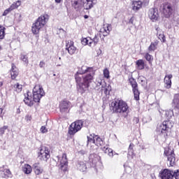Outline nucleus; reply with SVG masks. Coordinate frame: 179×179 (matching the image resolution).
Segmentation results:
<instances>
[{"label": "nucleus", "mask_w": 179, "mask_h": 179, "mask_svg": "<svg viewBox=\"0 0 179 179\" xmlns=\"http://www.w3.org/2000/svg\"><path fill=\"white\" fill-rule=\"evenodd\" d=\"M43 96H45L44 89H43L41 85H36L33 89L34 101L31 99V92H27L24 99V102L29 107H31L34 104V101L35 103H40V100H41V97H43Z\"/></svg>", "instance_id": "nucleus-1"}, {"label": "nucleus", "mask_w": 179, "mask_h": 179, "mask_svg": "<svg viewBox=\"0 0 179 179\" xmlns=\"http://www.w3.org/2000/svg\"><path fill=\"white\" fill-rule=\"evenodd\" d=\"M111 108L113 113L117 114H128L129 108L128 104L122 100L113 101L111 103Z\"/></svg>", "instance_id": "nucleus-2"}, {"label": "nucleus", "mask_w": 179, "mask_h": 179, "mask_svg": "<svg viewBox=\"0 0 179 179\" xmlns=\"http://www.w3.org/2000/svg\"><path fill=\"white\" fill-rule=\"evenodd\" d=\"M47 22H48V15H41L35 22V23L32 25V33L34 34H38L40 31L43 27H44L45 24H47Z\"/></svg>", "instance_id": "nucleus-3"}, {"label": "nucleus", "mask_w": 179, "mask_h": 179, "mask_svg": "<svg viewBox=\"0 0 179 179\" xmlns=\"http://www.w3.org/2000/svg\"><path fill=\"white\" fill-rule=\"evenodd\" d=\"M77 73H80V75H83V73H88L84 78V80H85V82H92L93 78H94V70L92 67H87V66H83L78 70Z\"/></svg>", "instance_id": "nucleus-4"}, {"label": "nucleus", "mask_w": 179, "mask_h": 179, "mask_svg": "<svg viewBox=\"0 0 179 179\" xmlns=\"http://www.w3.org/2000/svg\"><path fill=\"white\" fill-rule=\"evenodd\" d=\"M96 86L95 87V90L98 92V93H104L105 94H110V90H111V87L110 85L107 87L104 86L101 83H104V80H101V78H96Z\"/></svg>", "instance_id": "nucleus-5"}, {"label": "nucleus", "mask_w": 179, "mask_h": 179, "mask_svg": "<svg viewBox=\"0 0 179 179\" xmlns=\"http://www.w3.org/2000/svg\"><path fill=\"white\" fill-rule=\"evenodd\" d=\"M82 127H83V121L82 120H77L73 122L69 129V135H75L76 132H79L82 129Z\"/></svg>", "instance_id": "nucleus-6"}, {"label": "nucleus", "mask_w": 179, "mask_h": 179, "mask_svg": "<svg viewBox=\"0 0 179 179\" xmlns=\"http://www.w3.org/2000/svg\"><path fill=\"white\" fill-rule=\"evenodd\" d=\"M164 155L166 156L170 166H174V164L176 163V155H174V149L170 148H165Z\"/></svg>", "instance_id": "nucleus-7"}, {"label": "nucleus", "mask_w": 179, "mask_h": 179, "mask_svg": "<svg viewBox=\"0 0 179 179\" xmlns=\"http://www.w3.org/2000/svg\"><path fill=\"white\" fill-rule=\"evenodd\" d=\"M50 157V149L45 146L41 147L38 152V159L43 162H47Z\"/></svg>", "instance_id": "nucleus-8"}, {"label": "nucleus", "mask_w": 179, "mask_h": 179, "mask_svg": "<svg viewBox=\"0 0 179 179\" xmlns=\"http://www.w3.org/2000/svg\"><path fill=\"white\" fill-rule=\"evenodd\" d=\"M174 13V8L171 3H165L163 4V14L165 17L169 18Z\"/></svg>", "instance_id": "nucleus-9"}, {"label": "nucleus", "mask_w": 179, "mask_h": 179, "mask_svg": "<svg viewBox=\"0 0 179 179\" xmlns=\"http://www.w3.org/2000/svg\"><path fill=\"white\" fill-rule=\"evenodd\" d=\"M174 126V122L170 120L164 121L159 128V131L161 134H166V131L171 129V127Z\"/></svg>", "instance_id": "nucleus-10"}, {"label": "nucleus", "mask_w": 179, "mask_h": 179, "mask_svg": "<svg viewBox=\"0 0 179 179\" xmlns=\"http://www.w3.org/2000/svg\"><path fill=\"white\" fill-rule=\"evenodd\" d=\"M129 82L133 89L135 100H139V90H138V83H136V80H135L134 78H130Z\"/></svg>", "instance_id": "nucleus-11"}, {"label": "nucleus", "mask_w": 179, "mask_h": 179, "mask_svg": "<svg viewBox=\"0 0 179 179\" xmlns=\"http://www.w3.org/2000/svg\"><path fill=\"white\" fill-rule=\"evenodd\" d=\"M160 174L162 179H173L174 177V171L169 169H164Z\"/></svg>", "instance_id": "nucleus-12"}, {"label": "nucleus", "mask_w": 179, "mask_h": 179, "mask_svg": "<svg viewBox=\"0 0 179 179\" xmlns=\"http://www.w3.org/2000/svg\"><path fill=\"white\" fill-rule=\"evenodd\" d=\"M66 50H67L70 55H73L76 52V47L73 45V41H69L66 45Z\"/></svg>", "instance_id": "nucleus-13"}, {"label": "nucleus", "mask_w": 179, "mask_h": 179, "mask_svg": "<svg viewBox=\"0 0 179 179\" xmlns=\"http://www.w3.org/2000/svg\"><path fill=\"white\" fill-rule=\"evenodd\" d=\"M60 169L63 171H66L68 169V159H66V154H63L60 159Z\"/></svg>", "instance_id": "nucleus-14"}, {"label": "nucleus", "mask_w": 179, "mask_h": 179, "mask_svg": "<svg viewBox=\"0 0 179 179\" xmlns=\"http://www.w3.org/2000/svg\"><path fill=\"white\" fill-rule=\"evenodd\" d=\"M0 177L2 178H9L12 177V173L9 169H5V167H0Z\"/></svg>", "instance_id": "nucleus-15"}, {"label": "nucleus", "mask_w": 179, "mask_h": 179, "mask_svg": "<svg viewBox=\"0 0 179 179\" xmlns=\"http://www.w3.org/2000/svg\"><path fill=\"white\" fill-rule=\"evenodd\" d=\"M89 83H83L81 84L77 85V90L78 93L83 94L86 90L89 88Z\"/></svg>", "instance_id": "nucleus-16"}, {"label": "nucleus", "mask_w": 179, "mask_h": 179, "mask_svg": "<svg viewBox=\"0 0 179 179\" xmlns=\"http://www.w3.org/2000/svg\"><path fill=\"white\" fill-rule=\"evenodd\" d=\"M148 16L151 20L155 22L159 17V13L155 8H150L148 12Z\"/></svg>", "instance_id": "nucleus-17"}, {"label": "nucleus", "mask_w": 179, "mask_h": 179, "mask_svg": "<svg viewBox=\"0 0 179 179\" xmlns=\"http://www.w3.org/2000/svg\"><path fill=\"white\" fill-rule=\"evenodd\" d=\"M75 79L78 85H80L81 83H90L92 82L85 80V76L83 77V74H80L79 73H76L75 76Z\"/></svg>", "instance_id": "nucleus-18"}, {"label": "nucleus", "mask_w": 179, "mask_h": 179, "mask_svg": "<svg viewBox=\"0 0 179 179\" xmlns=\"http://www.w3.org/2000/svg\"><path fill=\"white\" fill-rule=\"evenodd\" d=\"M89 162L92 166H96L100 162V157L97 154H91L89 157Z\"/></svg>", "instance_id": "nucleus-19"}, {"label": "nucleus", "mask_w": 179, "mask_h": 179, "mask_svg": "<svg viewBox=\"0 0 179 179\" xmlns=\"http://www.w3.org/2000/svg\"><path fill=\"white\" fill-rule=\"evenodd\" d=\"M59 108L61 113H68V108H69V101H62L60 103Z\"/></svg>", "instance_id": "nucleus-20"}, {"label": "nucleus", "mask_w": 179, "mask_h": 179, "mask_svg": "<svg viewBox=\"0 0 179 179\" xmlns=\"http://www.w3.org/2000/svg\"><path fill=\"white\" fill-rule=\"evenodd\" d=\"M34 171L36 176H40V174H43L44 169L40 165V163H36L33 165Z\"/></svg>", "instance_id": "nucleus-21"}, {"label": "nucleus", "mask_w": 179, "mask_h": 179, "mask_svg": "<svg viewBox=\"0 0 179 179\" xmlns=\"http://www.w3.org/2000/svg\"><path fill=\"white\" fill-rule=\"evenodd\" d=\"M110 31H111V24H103V27L101 29V33H102L104 37L107 36L108 34H110Z\"/></svg>", "instance_id": "nucleus-22"}, {"label": "nucleus", "mask_w": 179, "mask_h": 179, "mask_svg": "<svg viewBox=\"0 0 179 179\" xmlns=\"http://www.w3.org/2000/svg\"><path fill=\"white\" fill-rule=\"evenodd\" d=\"M95 0H81V2L83 3L84 9H86L87 10L89 9H92L93 8V5L94 3Z\"/></svg>", "instance_id": "nucleus-23"}, {"label": "nucleus", "mask_w": 179, "mask_h": 179, "mask_svg": "<svg viewBox=\"0 0 179 179\" xmlns=\"http://www.w3.org/2000/svg\"><path fill=\"white\" fill-rule=\"evenodd\" d=\"M173 78V75L169 74L166 75L164 78V83H165V87L166 89H170L171 87V78Z\"/></svg>", "instance_id": "nucleus-24"}, {"label": "nucleus", "mask_w": 179, "mask_h": 179, "mask_svg": "<svg viewBox=\"0 0 179 179\" xmlns=\"http://www.w3.org/2000/svg\"><path fill=\"white\" fill-rule=\"evenodd\" d=\"M131 8L134 10H139L142 8V1H132Z\"/></svg>", "instance_id": "nucleus-25"}, {"label": "nucleus", "mask_w": 179, "mask_h": 179, "mask_svg": "<svg viewBox=\"0 0 179 179\" xmlns=\"http://www.w3.org/2000/svg\"><path fill=\"white\" fill-rule=\"evenodd\" d=\"M81 44L83 45H89V47H92V45H93V41L90 37L84 38L81 40Z\"/></svg>", "instance_id": "nucleus-26"}, {"label": "nucleus", "mask_w": 179, "mask_h": 179, "mask_svg": "<svg viewBox=\"0 0 179 179\" xmlns=\"http://www.w3.org/2000/svg\"><path fill=\"white\" fill-rule=\"evenodd\" d=\"M10 75H11V79L13 80L16 79V78L17 77V75H19V71L17 70L16 66H15L14 64H12Z\"/></svg>", "instance_id": "nucleus-27"}, {"label": "nucleus", "mask_w": 179, "mask_h": 179, "mask_svg": "<svg viewBox=\"0 0 179 179\" xmlns=\"http://www.w3.org/2000/svg\"><path fill=\"white\" fill-rule=\"evenodd\" d=\"M22 171L24 174H31V171H33V169L31 168V166L26 164L22 166Z\"/></svg>", "instance_id": "nucleus-28"}, {"label": "nucleus", "mask_w": 179, "mask_h": 179, "mask_svg": "<svg viewBox=\"0 0 179 179\" xmlns=\"http://www.w3.org/2000/svg\"><path fill=\"white\" fill-rule=\"evenodd\" d=\"M77 169L80 171H82L83 173H85L86 171V169L87 167H86V164L83 162H79L77 164Z\"/></svg>", "instance_id": "nucleus-29"}, {"label": "nucleus", "mask_w": 179, "mask_h": 179, "mask_svg": "<svg viewBox=\"0 0 179 179\" xmlns=\"http://www.w3.org/2000/svg\"><path fill=\"white\" fill-rule=\"evenodd\" d=\"M136 65L137 66V69L142 71V69H145V62L143 59H138L136 62Z\"/></svg>", "instance_id": "nucleus-30"}, {"label": "nucleus", "mask_w": 179, "mask_h": 179, "mask_svg": "<svg viewBox=\"0 0 179 179\" xmlns=\"http://www.w3.org/2000/svg\"><path fill=\"white\" fill-rule=\"evenodd\" d=\"M102 150L103 152H104V153H106V155H108L110 157H113L114 156V154L113 152V149L108 148V146H105L102 148Z\"/></svg>", "instance_id": "nucleus-31"}, {"label": "nucleus", "mask_w": 179, "mask_h": 179, "mask_svg": "<svg viewBox=\"0 0 179 179\" xmlns=\"http://www.w3.org/2000/svg\"><path fill=\"white\" fill-rule=\"evenodd\" d=\"M159 45L158 41H155L151 43L150 45L148 47V51L150 52L152 51H156L157 50V45Z\"/></svg>", "instance_id": "nucleus-32"}, {"label": "nucleus", "mask_w": 179, "mask_h": 179, "mask_svg": "<svg viewBox=\"0 0 179 179\" xmlns=\"http://www.w3.org/2000/svg\"><path fill=\"white\" fill-rule=\"evenodd\" d=\"M89 143H96V136L94 134H90L87 136V145Z\"/></svg>", "instance_id": "nucleus-33"}, {"label": "nucleus", "mask_w": 179, "mask_h": 179, "mask_svg": "<svg viewBox=\"0 0 179 179\" xmlns=\"http://www.w3.org/2000/svg\"><path fill=\"white\" fill-rule=\"evenodd\" d=\"M20 5H22V1L18 0L16 2H14L9 8L11 10H13L14 9H17V8H19Z\"/></svg>", "instance_id": "nucleus-34"}, {"label": "nucleus", "mask_w": 179, "mask_h": 179, "mask_svg": "<svg viewBox=\"0 0 179 179\" xmlns=\"http://www.w3.org/2000/svg\"><path fill=\"white\" fill-rule=\"evenodd\" d=\"M103 141L101 138L97 136H95V143L96 146H103Z\"/></svg>", "instance_id": "nucleus-35"}, {"label": "nucleus", "mask_w": 179, "mask_h": 179, "mask_svg": "<svg viewBox=\"0 0 179 179\" xmlns=\"http://www.w3.org/2000/svg\"><path fill=\"white\" fill-rule=\"evenodd\" d=\"M72 6L76 10H79V9H80V8L82 7V4L78 2V1H74L72 3Z\"/></svg>", "instance_id": "nucleus-36"}, {"label": "nucleus", "mask_w": 179, "mask_h": 179, "mask_svg": "<svg viewBox=\"0 0 179 179\" xmlns=\"http://www.w3.org/2000/svg\"><path fill=\"white\" fill-rule=\"evenodd\" d=\"M57 33L62 38L66 37V31L64 29H59Z\"/></svg>", "instance_id": "nucleus-37"}, {"label": "nucleus", "mask_w": 179, "mask_h": 179, "mask_svg": "<svg viewBox=\"0 0 179 179\" xmlns=\"http://www.w3.org/2000/svg\"><path fill=\"white\" fill-rule=\"evenodd\" d=\"M5 30H6L5 27L0 26V40H3V38H4V37H5Z\"/></svg>", "instance_id": "nucleus-38"}, {"label": "nucleus", "mask_w": 179, "mask_h": 179, "mask_svg": "<svg viewBox=\"0 0 179 179\" xmlns=\"http://www.w3.org/2000/svg\"><path fill=\"white\" fill-rule=\"evenodd\" d=\"M92 45H97V44L99 43V34H96L94 37L93 39H92Z\"/></svg>", "instance_id": "nucleus-39"}, {"label": "nucleus", "mask_w": 179, "mask_h": 179, "mask_svg": "<svg viewBox=\"0 0 179 179\" xmlns=\"http://www.w3.org/2000/svg\"><path fill=\"white\" fill-rule=\"evenodd\" d=\"M14 89H15L17 93H20V91L23 89V85L17 83L14 85Z\"/></svg>", "instance_id": "nucleus-40"}, {"label": "nucleus", "mask_w": 179, "mask_h": 179, "mask_svg": "<svg viewBox=\"0 0 179 179\" xmlns=\"http://www.w3.org/2000/svg\"><path fill=\"white\" fill-rule=\"evenodd\" d=\"M145 58L147 61H148L149 64H152V62L153 61V56L149 55V53H146Z\"/></svg>", "instance_id": "nucleus-41"}, {"label": "nucleus", "mask_w": 179, "mask_h": 179, "mask_svg": "<svg viewBox=\"0 0 179 179\" xmlns=\"http://www.w3.org/2000/svg\"><path fill=\"white\" fill-rule=\"evenodd\" d=\"M165 115L167 117V118H171L173 115H174V113L173 112L172 110H166L165 112Z\"/></svg>", "instance_id": "nucleus-42"}, {"label": "nucleus", "mask_w": 179, "mask_h": 179, "mask_svg": "<svg viewBox=\"0 0 179 179\" xmlns=\"http://www.w3.org/2000/svg\"><path fill=\"white\" fill-rule=\"evenodd\" d=\"M103 76L106 79H109L110 78V71H108V69H103Z\"/></svg>", "instance_id": "nucleus-43"}, {"label": "nucleus", "mask_w": 179, "mask_h": 179, "mask_svg": "<svg viewBox=\"0 0 179 179\" xmlns=\"http://www.w3.org/2000/svg\"><path fill=\"white\" fill-rule=\"evenodd\" d=\"M158 38L161 40L162 43H166V36L163 34H158Z\"/></svg>", "instance_id": "nucleus-44"}, {"label": "nucleus", "mask_w": 179, "mask_h": 179, "mask_svg": "<svg viewBox=\"0 0 179 179\" xmlns=\"http://www.w3.org/2000/svg\"><path fill=\"white\" fill-rule=\"evenodd\" d=\"M20 58H21L22 61H23V62H25V64H27H27H29V59H28L27 56L21 55Z\"/></svg>", "instance_id": "nucleus-45"}, {"label": "nucleus", "mask_w": 179, "mask_h": 179, "mask_svg": "<svg viewBox=\"0 0 179 179\" xmlns=\"http://www.w3.org/2000/svg\"><path fill=\"white\" fill-rule=\"evenodd\" d=\"M40 131L42 134H47L48 132V129L45 126H42L40 129Z\"/></svg>", "instance_id": "nucleus-46"}, {"label": "nucleus", "mask_w": 179, "mask_h": 179, "mask_svg": "<svg viewBox=\"0 0 179 179\" xmlns=\"http://www.w3.org/2000/svg\"><path fill=\"white\" fill-rule=\"evenodd\" d=\"M6 129H8V127L4 126L1 128H0V135H3V134H5V131H6Z\"/></svg>", "instance_id": "nucleus-47"}, {"label": "nucleus", "mask_w": 179, "mask_h": 179, "mask_svg": "<svg viewBox=\"0 0 179 179\" xmlns=\"http://www.w3.org/2000/svg\"><path fill=\"white\" fill-rule=\"evenodd\" d=\"M10 12H12V10L10 8H7L3 13V16H6V15H8Z\"/></svg>", "instance_id": "nucleus-48"}, {"label": "nucleus", "mask_w": 179, "mask_h": 179, "mask_svg": "<svg viewBox=\"0 0 179 179\" xmlns=\"http://www.w3.org/2000/svg\"><path fill=\"white\" fill-rule=\"evenodd\" d=\"M138 82H139V83H145L146 80L143 77H139L138 78Z\"/></svg>", "instance_id": "nucleus-49"}, {"label": "nucleus", "mask_w": 179, "mask_h": 179, "mask_svg": "<svg viewBox=\"0 0 179 179\" xmlns=\"http://www.w3.org/2000/svg\"><path fill=\"white\" fill-rule=\"evenodd\" d=\"M173 177H175L176 179H179V170H177V171L173 172Z\"/></svg>", "instance_id": "nucleus-50"}, {"label": "nucleus", "mask_w": 179, "mask_h": 179, "mask_svg": "<svg viewBox=\"0 0 179 179\" xmlns=\"http://www.w3.org/2000/svg\"><path fill=\"white\" fill-rule=\"evenodd\" d=\"M40 68H44L45 66V62L44 61H41L39 63Z\"/></svg>", "instance_id": "nucleus-51"}, {"label": "nucleus", "mask_w": 179, "mask_h": 179, "mask_svg": "<svg viewBox=\"0 0 179 179\" xmlns=\"http://www.w3.org/2000/svg\"><path fill=\"white\" fill-rule=\"evenodd\" d=\"M134 124H138V123H139V118H138V117H134Z\"/></svg>", "instance_id": "nucleus-52"}, {"label": "nucleus", "mask_w": 179, "mask_h": 179, "mask_svg": "<svg viewBox=\"0 0 179 179\" xmlns=\"http://www.w3.org/2000/svg\"><path fill=\"white\" fill-rule=\"evenodd\" d=\"M156 31H157V36H159V34H160V31H162V29H160V28L159 27H157Z\"/></svg>", "instance_id": "nucleus-53"}, {"label": "nucleus", "mask_w": 179, "mask_h": 179, "mask_svg": "<svg viewBox=\"0 0 179 179\" xmlns=\"http://www.w3.org/2000/svg\"><path fill=\"white\" fill-rule=\"evenodd\" d=\"M129 23H130L131 24H134V18H131L129 21Z\"/></svg>", "instance_id": "nucleus-54"}, {"label": "nucleus", "mask_w": 179, "mask_h": 179, "mask_svg": "<svg viewBox=\"0 0 179 179\" xmlns=\"http://www.w3.org/2000/svg\"><path fill=\"white\" fill-rule=\"evenodd\" d=\"M62 0H55V1L56 2V3H61Z\"/></svg>", "instance_id": "nucleus-55"}, {"label": "nucleus", "mask_w": 179, "mask_h": 179, "mask_svg": "<svg viewBox=\"0 0 179 179\" xmlns=\"http://www.w3.org/2000/svg\"><path fill=\"white\" fill-rule=\"evenodd\" d=\"M3 85V82H0V87H2Z\"/></svg>", "instance_id": "nucleus-56"}, {"label": "nucleus", "mask_w": 179, "mask_h": 179, "mask_svg": "<svg viewBox=\"0 0 179 179\" xmlns=\"http://www.w3.org/2000/svg\"><path fill=\"white\" fill-rule=\"evenodd\" d=\"M2 111H3V110L2 109V108H0V114H2Z\"/></svg>", "instance_id": "nucleus-57"}, {"label": "nucleus", "mask_w": 179, "mask_h": 179, "mask_svg": "<svg viewBox=\"0 0 179 179\" xmlns=\"http://www.w3.org/2000/svg\"><path fill=\"white\" fill-rule=\"evenodd\" d=\"M131 147H132V144H130L129 149H131Z\"/></svg>", "instance_id": "nucleus-58"}, {"label": "nucleus", "mask_w": 179, "mask_h": 179, "mask_svg": "<svg viewBox=\"0 0 179 179\" xmlns=\"http://www.w3.org/2000/svg\"><path fill=\"white\" fill-rule=\"evenodd\" d=\"M85 19H87V15H85Z\"/></svg>", "instance_id": "nucleus-59"}, {"label": "nucleus", "mask_w": 179, "mask_h": 179, "mask_svg": "<svg viewBox=\"0 0 179 179\" xmlns=\"http://www.w3.org/2000/svg\"><path fill=\"white\" fill-rule=\"evenodd\" d=\"M2 50V46L0 45V51Z\"/></svg>", "instance_id": "nucleus-60"}, {"label": "nucleus", "mask_w": 179, "mask_h": 179, "mask_svg": "<svg viewBox=\"0 0 179 179\" xmlns=\"http://www.w3.org/2000/svg\"><path fill=\"white\" fill-rule=\"evenodd\" d=\"M174 40H172V43H173Z\"/></svg>", "instance_id": "nucleus-61"}, {"label": "nucleus", "mask_w": 179, "mask_h": 179, "mask_svg": "<svg viewBox=\"0 0 179 179\" xmlns=\"http://www.w3.org/2000/svg\"><path fill=\"white\" fill-rule=\"evenodd\" d=\"M59 59H61V57H59Z\"/></svg>", "instance_id": "nucleus-62"}]
</instances>
